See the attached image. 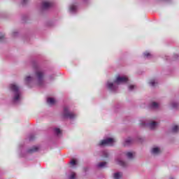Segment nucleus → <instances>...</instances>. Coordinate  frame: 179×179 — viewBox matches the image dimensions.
<instances>
[{"instance_id": "f3484780", "label": "nucleus", "mask_w": 179, "mask_h": 179, "mask_svg": "<svg viewBox=\"0 0 179 179\" xmlns=\"http://www.w3.org/2000/svg\"><path fill=\"white\" fill-rule=\"evenodd\" d=\"M151 153H152V155H159V153H160V148L153 147L152 148Z\"/></svg>"}, {"instance_id": "2f4dec72", "label": "nucleus", "mask_w": 179, "mask_h": 179, "mask_svg": "<svg viewBox=\"0 0 179 179\" xmlns=\"http://www.w3.org/2000/svg\"><path fill=\"white\" fill-rule=\"evenodd\" d=\"M127 156L128 159H134V153L132 152H127Z\"/></svg>"}, {"instance_id": "a18cd8bd", "label": "nucleus", "mask_w": 179, "mask_h": 179, "mask_svg": "<svg viewBox=\"0 0 179 179\" xmlns=\"http://www.w3.org/2000/svg\"><path fill=\"white\" fill-rule=\"evenodd\" d=\"M0 174H1V170H0Z\"/></svg>"}, {"instance_id": "0eeeda50", "label": "nucleus", "mask_w": 179, "mask_h": 179, "mask_svg": "<svg viewBox=\"0 0 179 179\" xmlns=\"http://www.w3.org/2000/svg\"><path fill=\"white\" fill-rule=\"evenodd\" d=\"M129 79L128 77L125 76H118L116 79L115 80V83L117 84V86L119 85H124L125 83H128V81Z\"/></svg>"}, {"instance_id": "f704fd0d", "label": "nucleus", "mask_w": 179, "mask_h": 179, "mask_svg": "<svg viewBox=\"0 0 179 179\" xmlns=\"http://www.w3.org/2000/svg\"><path fill=\"white\" fill-rule=\"evenodd\" d=\"M156 81L155 80H152L151 81H150L149 84L150 85H151L152 87H155L156 86Z\"/></svg>"}, {"instance_id": "bb28decb", "label": "nucleus", "mask_w": 179, "mask_h": 179, "mask_svg": "<svg viewBox=\"0 0 179 179\" xmlns=\"http://www.w3.org/2000/svg\"><path fill=\"white\" fill-rule=\"evenodd\" d=\"M114 179H120L121 178V173L120 172H115L113 174Z\"/></svg>"}, {"instance_id": "f8f14e48", "label": "nucleus", "mask_w": 179, "mask_h": 179, "mask_svg": "<svg viewBox=\"0 0 179 179\" xmlns=\"http://www.w3.org/2000/svg\"><path fill=\"white\" fill-rule=\"evenodd\" d=\"M178 55H173L172 57L170 56H165L164 59L167 62H171L172 61H177V59H178Z\"/></svg>"}, {"instance_id": "e433bc0d", "label": "nucleus", "mask_w": 179, "mask_h": 179, "mask_svg": "<svg viewBox=\"0 0 179 179\" xmlns=\"http://www.w3.org/2000/svg\"><path fill=\"white\" fill-rule=\"evenodd\" d=\"M55 76H57V75L55 73L50 75L49 76V80H54V79H55Z\"/></svg>"}, {"instance_id": "a211bd4d", "label": "nucleus", "mask_w": 179, "mask_h": 179, "mask_svg": "<svg viewBox=\"0 0 179 179\" xmlns=\"http://www.w3.org/2000/svg\"><path fill=\"white\" fill-rule=\"evenodd\" d=\"M121 107H122L121 103H116L113 107V110H114L115 113H118V111H120V110H121Z\"/></svg>"}, {"instance_id": "6e6552de", "label": "nucleus", "mask_w": 179, "mask_h": 179, "mask_svg": "<svg viewBox=\"0 0 179 179\" xmlns=\"http://www.w3.org/2000/svg\"><path fill=\"white\" fill-rule=\"evenodd\" d=\"M79 9V2L75 1L69 6V12L71 15H76Z\"/></svg>"}, {"instance_id": "5701e85b", "label": "nucleus", "mask_w": 179, "mask_h": 179, "mask_svg": "<svg viewBox=\"0 0 179 179\" xmlns=\"http://www.w3.org/2000/svg\"><path fill=\"white\" fill-rule=\"evenodd\" d=\"M47 103H48V104H51L52 106V105L55 104V99H54L52 97H48Z\"/></svg>"}, {"instance_id": "423d86ee", "label": "nucleus", "mask_w": 179, "mask_h": 179, "mask_svg": "<svg viewBox=\"0 0 179 179\" xmlns=\"http://www.w3.org/2000/svg\"><path fill=\"white\" fill-rule=\"evenodd\" d=\"M106 87L111 93H117L118 92V84L115 83V80L113 83L108 82L106 83Z\"/></svg>"}, {"instance_id": "dca6fc26", "label": "nucleus", "mask_w": 179, "mask_h": 179, "mask_svg": "<svg viewBox=\"0 0 179 179\" xmlns=\"http://www.w3.org/2000/svg\"><path fill=\"white\" fill-rule=\"evenodd\" d=\"M132 143H134V139L131 138V137L124 140V146H130Z\"/></svg>"}, {"instance_id": "a19ab883", "label": "nucleus", "mask_w": 179, "mask_h": 179, "mask_svg": "<svg viewBox=\"0 0 179 179\" xmlns=\"http://www.w3.org/2000/svg\"><path fill=\"white\" fill-rule=\"evenodd\" d=\"M134 89H135V85H130L129 86V90L130 92H132V90H134Z\"/></svg>"}, {"instance_id": "9d476101", "label": "nucleus", "mask_w": 179, "mask_h": 179, "mask_svg": "<svg viewBox=\"0 0 179 179\" xmlns=\"http://www.w3.org/2000/svg\"><path fill=\"white\" fill-rule=\"evenodd\" d=\"M52 8V3L50 1H43L41 3V10H48Z\"/></svg>"}, {"instance_id": "f03ea898", "label": "nucleus", "mask_w": 179, "mask_h": 179, "mask_svg": "<svg viewBox=\"0 0 179 179\" xmlns=\"http://www.w3.org/2000/svg\"><path fill=\"white\" fill-rule=\"evenodd\" d=\"M10 92L13 93L11 103L13 106H19L22 103V92L16 84H10Z\"/></svg>"}, {"instance_id": "c9c22d12", "label": "nucleus", "mask_w": 179, "mask_h": 179, "mask_svg": "<svg viewBox=\"0 0 179 179\" xmlns=\"http://www.w3.org/2000/svg\"><path fill=\"white\" fill-rule=\"evenodd\" d=\"M83 3H85V5H90V3H92V0H83Z\"/></svg>"}, {"instance_id": "79ce46f5", "label": "nucleus", "mask_w": 179, "mask_h": 179, "mask_svg": "<svg viewBox=\"0 0 179 179\" xmlns=\"http://www.w3.org/2000/svg\"><path fill=\"white\" fill-rule=\"evenodd\" d=\"M27 1L28 0H22L21 3H22V6H24V5L27 4Z\"/></svg>"}, {"instance_id": "4c0bfd02", "label": "nucleus", "mask_w": 179, "mask_h": 179, "mask_svg": "<svg viewBox=\"0 0 179 179\" xmlns=\"http://www.w3.org/2000/svg\"><path fill=\"white\" fill-rule=\"evenodd\" d=\"M19 36H20V34L18 31H14L12 34V36L14 38L19 37Z\"/></svg>"}, {"instance_id": "2eb2a0df", "label": "nucleus", "mask_w": 179, "mask_h": 179, "mask_svg": "<svg viewBox=\"0 0 179 179\" xmlns=\"http://www.w3.org/2000/svg\"><path fill=\"white\" fill-rule=\"evenodd\" d=\"M149 107H150V108H152V110H156V109L159 108V103H157L156 101H152L150 103Z\"/></svg>"}, {"instance_id": "cd10ccee", "label": "nucleus", "mask_w": 179, "mask_h": 179, "mask_svg": "<svg viewBox=\"0 0 179 179\" xmlns=\"http://www.w3.org/2000/svg\"><path fill=\"white\" fill-rule=\"evenodd\" d=\"M23 40L25 43H29L30 41V36L29 34L25 35L23 36Z\"/></svg>"}, {"instance_id": "393cba45", "label": "nucleus", "mask_w": 179, "mask_h": 179, "mask_svg": "<svg viewBox=\"0 0 179 179\" xmlns=\"http://www.w3.org/2000/svg\"><path fill=\"white\" fill-rule=\"evenodd\" d=\"M70 164L71 167H76V166H78V160L71 159L70 161Z\"/></svg>"}, {"instance_id": "a878e982", "label": "nucleus", "mask_w": 179, "mask_h": 179, "mask_svg": "<svg viewBox=\"0 0 179 179\" xmlns=\"http://www.w3.org/2000/svg\"><path fill=\"white\" fill-rule=\"evenodd\" d=\"M29 20V15H23L22 16V21L23 23H26Z\"/></svg>"}, {"instance_id": "39448f33", "label": "nucleus", "mask_w": 179, "mask_h": 179, "mask_svg": "<svg viewBox=\"0 0 179 179\" xmlns=\"http://www.w3.org/2000/svg\"><path fill=\"white\" fill-rule=\"evenodd\" d=\"M62 115L64 120H75L76 118V115L69 111V108L68 106H64L63 108Z\"/></svg>"}, {"instance_id": "72a5a7b5", "label": "nucleus", "mask_w": 179, "mask_h": 179, "mask_svg": "<svg viewBox=\"0 0 179 179\" xmlns=\"http://www.w3.org/2000/svg\"><path fill=\"white\" fill-rule=\"evenodd\" d=\"M69 179H76V173L72 172L69 176Z\"/></svg>"}, {"instance_id": "7c9ffc66", "label": "nucleus", "mask_w": 179, "mask_h": 179, "mask_svg": "<svg viewBox=\"0 0 179 179\" xmlns=\"http://www.w3.org/2000/svg\"><path fill=\"white\" fill-rule=\"evenodd\" d=\"M102 156L103 157L108 158L109 157L110 154H108V152H107L106 150H103L102 151Z\"/></svg>"}, {"instance_id": "b1692460", "label": "nucleus", "mask_w": 179, "mask_h": 179, "mask_svg": "<svg viewBox=\"0 0 179 179\" xmlns=\"http://www.w3.org/2000/svg\"><path fill=\"white\" fill-rule=\"evenodd\" d=\"M178 130H179L178 125H174L171 129V131L172 132H173V134H177V132H178Z\"/></svg>"}, {"instance_id": "c03bdc74", "label": "nucleus", "mask_w": 179, "mask_h": 179, "mask_svg": "<svg viewBox=\"0 0 179 179\" xmlns=\"http://www.w3.org/2000/svg\"><path fill=\"white\" fill-rule=\"evenodd\" d=\"M165 2H168L169 3H170L171 2L172 0H164Z\"/></svg>"}, {"instance_id": "aec40b11", "label": "nucleus", "mask_w": 179, "mask_h": 179, "mask_svg": "<svg viewBox=\"0 0 179 179\" xmlns=\"http://www.w3.org/2000/svg\"><path fill=\"white\" fill-rule=\"evenodd\" d=\"M45 24L46 27H54V25L55 24V23L52 20H48V21H46Z\"/></svg>"}, {"instance_id": "4be33fe9", "label": "nucleus", "mask_w": 179, "mask_h": 179, "mask_svg": "<svg viewBox=\"0 0 179 179\" xmlns=\"http://www.w3.org/2000/svg\"><path fill=\"white\" fill-rule=\"evenodd\" d=\"M28 139L29 142H33L36 139V134L34 133H31L28 135Z\"/></svg>"}, {"instance_id": "7ed1b4c3", "label": "nucleus", "mask_w": 179, "mask_h": 179, "mask_svg": "<svg viewBox=\"0 0 179 179\" xmlns=\"http://www.w3.org/2000/svg\"><path fill=\"white\" fill-rule=\"evenodd\" d=\"M20 157L26 159L28 155H33V153H37L40 150L38 145H33L31 148H29L24 143H21L19 145Z\"/></svg>"}, {"instance_id": "f257e3e1", "label": "nucleus", "mask_w": 179, "mask_h": 179, "mask_svg": "<svg viewBox=\"0 0 179 179\" xmlns=\"http://www.w3.org/2000/svg\"><path fill=\"white\" fill-rule=\"evenodd\" d=\"M31 64L35 71V79L38 86L39 87H44V76H45V73L44 71L39 70L40 66H38L37 60H31Z\"/></svg>"}, {"instance_id": "ddd939ff", "label": "nucleus", "mask_w": 179, "mask_h": 179, "mask_svg": "<svg viewBox=\"0 0 179 179\" xmlns=\"http://www.w3.org/2000/svg\"><path fill=\"white\" fill-rule=\"evenodd\" d=\"M96 169H101L107 168V162H100L96 165Z\"/></svg>"}, {"instance_id": "473e14b6", "label": "nucleus", "mask_w": 179, "mask_h": 179, "mask_svg": "<svg viewBox=\"0 0 179 179\" xmlns=\"http://www.w3.org/2000/svg\"><path fill=\"white\" fill-rule=\"evenodd\" d=\"M84 176H87V173H89V166H85L83 168Z\"/></svg>"}, {"instance_id": "4468645a", "label": "nucleus", "mask_w": 179, "mask_h": 179, "mask_svg": "<svg viewBox=\"0 0 179 179\" xmlns=\"http://www.w3.org/2000/svg\"><path fill=\"white\" fill-rule=\"evenodd\" d=\"M157 125H159V122H148V128L150 129H155V128H157Z\"/></svg>"}, {"instance_id": "37998d69", "label": "nucleus", "mask_w": 179, "mask_h": 179, "mask_svg": "<svg viewBox=\"0 0 179 179\" xmlns=\"http://www.w3.org/2000/svg\"><path fill=\"white\" fill-rule=\"evenodd\" d=\"M129 120H131V117L129 116L125 117L126 121H129Z\"/></svg>"}, {"instance_id": "ea45409f", "label": "nucleus", "mask_w": 179, "mask_h": 179, "mask_svg": "<svg viewBox=\"0 0 179 179\" xmlns=\"http://www.w3.org/2000/svg\"><path fill=\"white\" fill-rule=\"evenodd\" d=\"M136 141H137V142H140V143H142L143 142V138L139 136H137L136 137Z\"/></svg>"}, {"instance_id": "c85d7f7f", "label": "nucleus", "mask_w": 179, "mask_h": 179, "mask_svg": "<svg viewBox=\"0 0 179 179\" xmlns=\"http://www.w3.org/2000/svg\"><path fill=\"white\" fill-rule=\"evenodd\" d=\"M171 107H172V108H173V110H177V108H178V103L174 102V101L172 102Z\"/></svg>"}, {"instance_id": "9b49d317", "label": "nucleus", "mask_w": 179, "mask_h": 179, "mask_svg": "<svg viewBox=\"0 0 179 179\" xmlns=\"http://www.w3.org/2000/svg\"><path fill=\"white\" fill-rule=\"evenodd\" d=\"M53 134L56 138H60V136H62V131L58 127L53 128Z\"/></svg>"}, {"instance_id": "6ab92c4d", "label": "nucleus", "mask_w": 179, "mask_h": 179, "mask_svg": "<svg viewBox=\"0 0 179 179\" xmlns=\"http://www.w3.org/2000/svg\"><path fill=\"white\" fill-rule=\"evenodd\" d=\"M117 164H119V166H122V167H127V163H125L124 160L118 158L117 159Z\"/></svg>"}, {"instance_id": "412c9836", "label": "nucleus", "mask_w": 179, "mask_h": 179, "mask_svg": "<svg viewBox=\"0 0 179 179\" xmlns=\"http://www.w3.org/2000/svg\"><path fill=\"white\" fill-rule=\"evenodd\" d=\"M143 55H144V58H146L147 59H151V58L153 57V55H152V54H150L149 52H143Z\"/></svg>"}, {"instance_id": "58836bf2", "label": "nucleus", "mask_w": 179, "mask_h": 179, "mask_svg": "<svg viewBox=\"0 0 179 179\" xmlns=\"http://www.w3.org/2000/svg\"><path fill=\"white\" fill-rule=\"evenodd\" d=\"M5 40V35H3L2 33H0V43H2Z\"/></svg>"}, {"instance_id": "1a4fd4ad", "label": "nucleus", "mask_w": 179, "mask_h": 179, "mask_svg": "<svg viewBox=\"0 0 179 179\" xmlns=\"http://www.w3.org/2000/svg\"><path fill=\"white\" fill-rule=\"evenodd\" d=\"M24 85L27 86V87H33L34 86V78L31 76H27L25 77Z\"/></svg>"}, {"instance_id": "20e7f679", "label": "nucleus", "mask_w": 179, "mask_h": 179, "mask_svg": "<svg viewBox=\"0 0 179 179\" xmlns=\"http://www.w3.org/2000/svg\"><path fill=\"white\" fill-rule=\"evenodd\" d=\"M114 138L113 137H104L103 140H101L99 143L97 144V146L99 148H104L106 146H113L114 145Z\"/></svg>"}, {"instance_id": "c756f323", "label": "nucleus", "mask_w": 179, "mask_h": 179, "mask_svg": "<svg viewBox=\"0 0 179 179\" xmlns=\"http://www.w3.org/2000/svg\"><path fill=\"white\" fill-rule=\"evenodd\" d=\"M141 127H142V128H146L149 127V123H147L146 122L142 121L141 122Z\"/></svg>"}]
</instances>
